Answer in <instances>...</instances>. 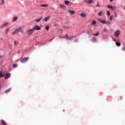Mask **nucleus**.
Returning <instances> with one entry per match:
<instances>
[{
  "mask_svg": "<svg viewBox=\"0 0 125 125\" xmlns=\"http://www.w3.org/2000/svg\"><path fill=\"white\" fill-rule=\"evenodd\" d=\"M19 32H21V34L24 33V31L22 30V27H18L12 33V35H15L16 34H17V33H19Z\"/></svg>",
  "mask_w": 125,
  "mask_h": 125,
  "instance_id": "1",
  "label": "nucleus"
},
{
  "mask_svg": "<svg viewBox=\"0 0 125 125\" xmlns=\"http://www.w3.org/2000/svg\"><path fill=\"white\" fill-rule=\"evenodd\" d=\"M98 21L99 22H100V23H102V24H106V25H110V24H111V21L102 20L101 19H98Z\"/></svg>",
  "mask_w": 125,
  "mask_h": 125,
  "instance_id": "2",
  "label": "nucleus"
},
{
  "mask_svg": "<svg viewBox=\"0 0 125 125\" xmlns=\"http://www.w3.org/2000/svg\"><path fill=\"white\" fill-rule=\"evenodd\" d=\"M34 32H35V31L33 29H29L26 31V34L28 35H32V34H33Z\"/></svg>",
  "mask_w": 125,
  "mask_h": 125,
  "instance_id": "3",
  "label": "nucleus"
},
{
  "mask_svg": "<svg viewBox=\"0 0 125 125\" xmlns=\"http://www.w3.org/2000/svg\"><path fill=\"white\" fill-rule=\"evenodd\" d=\"M28 60H29V57L23 58L21 59V63H25V62H27Z\"/></svg>",
  "mask_w": 125,
  "mask_h": 125,
  "instance_id": "4",
  "label": "nucleus"
},
{
  "mask_svg": "<svg viewBox=\"0 0 125 125\" xmlns=\"http://www.w3.org/2000/svg\"><path fill=\"white\" fill-rule=\"evenodd\" d=\"M107 7L108 8H109L110 9H111V10H112V11H114V10H115V9H117V7H114V6H112V5H108L107 6Z\"/></svg>",
  "mask_w": 125,
  "mask_h": 125,
  "instance_id": "5",
  "label": "nucleus"
},
{
  "mask_svg": "<svg viewBox=\"0 0 125 125\" xmlns=\"http://www.w3.org/2000/svg\"><path fill=\"white\" fill-rule=\"evenodd\" d=\"M121 34V31L120 30H116L114 33L115 37H119Z\"/></svg>",
  "mask_w": 125,
  "mask_h": 125,
  "instance_id": "6",
  "label": "nucleus"
},
{
  "mask_svg": "<svg viewBox=\"0 0 125 125\" xmlns=\"http://www.w3.org/2000/svg\"><path fill=\"white\" fill-rule=\"evenodd\" d=\"M33 29L34 31H35V30H41V27L39 26V25H36L34 26V28Z\"/></svg>",
  "mask_w": 125,
  "mask_h": 125,
  "instance_id": "7",
  "label": "nucleus"
},
{
  "mask_svg": "<svg viewBox=\"0 0 125 125\" xmlns=\"http://www.w3.org/2000/svg\"><path fill=\"white\" fill-rule=\"evenodd\" d=\"M3 77H4V71H0V78H2Z\"/></svg>",
  "mask_w": 125,
  "mask_h": 125,
  "instance_id": "8",
  "label": "nucleus"
},
{
  "mask_svg": "<svg viewBox=\"0 0 125 125\" xmlns=\"http://www.w3.org/2000/svg\"><path fill=\"white\" fill-rule=\"evenodd\" d=\"M60 7L61 8H62V9H65L66 8V6L63 4H60Z\"/></svg>",
  "mask_w": 125,
  "mask_h": 125,
  "instance_id": "9",
  "label": "nucleus"
},
{
  "mask_svg": "<svg viewBox=\"0 0 125 125\" xmlns=\"http://www.w3.org/2000/svg\"><path fill=\"white\" fill-rule=\"evenodd\" d=\"M85 2H87V3H89L90 4H91L93 1L92 0H85Z\"/></svg>",
  "mask_w": 125,
  "mask_h": 125,
  "instance_id": "10",
  "label": "nucleus"
},
{
  "mask_svg": "<svg viewBox=\"0 0 125 125\" xmlns=\"http://www.w3.org/2000/svg\"><path fill=\"white\" fill-rule=\"evenodd\" d=\"M64 3L65 4H66V5H71V2H70L68 0H65L64 1Z\"/></svg>",
  "mask_w": 125,
  "mask_h": 125,
  "instance_id": "11",
  "label": "nucleus"
},
{
  "mask_svg": "<svg viewBox=\"0 0 125 125\" xmlns=\"http://www.w3.org/2000/svg\"><path fill=\"white\" fill-rule=\"evenodd\" d=\"M9 25V22H5L1 26V28H3L4 27H5V26H8Z\"/></svg>",
  "mask_w": 125,
  "mask_h": 125,
  "instance_id": "12",
  "label": "nucleus"
},
{
  "mask_svg": "<svg viewBox=\"0 0 125 125\" xmlns=\"http://www.w3.org/2000/svg\"><path fill=\"white\" fill-rule=\"evenodd\" d=\"M80 16H81V17H83V18H86V15L83 13L80 14Z\"/></svg>",
  "mask_w": 125,
  "mask_h": 125,
  "instance_id": "13",
  "label": "nucleus"
},
{
  "mask_svg": "<svg viewBox=\"0 0 125 125\" xmlns=\"http://www.w3.org/2000/svg\"><path fill=\"white\" fill-rule=\"evenodd\" d=\"M49 18H50L49 16L46 17L43 19V21H48V20H49Z\"/></svg>",
  "mask_w": 125,
  "mask_h": 125,
  "instance_id": "14",
  "label": "nucleus"
},
{
  "mask_svg": "<svg viewBox=\"0 0 125 125\" xmlns=\"http://www.w3.org/2000/svg\"><path fill=\"white\" fill-rule=\"evenodd\" d=\"M42 17H41L40 18H39L38 19H36L35 21L36 22H40V21H41V20H42Z\"/></svg>",
  "mask_w": 125,
  "mask_h": 125,
  "instance_id": "15",
  "label": "nucleus"
},
{
  "mask_svg": "<svg viewBox=\"0 0 125 125\" xmlns=\"http://www.w3.org/2000/svg\"><path fill=\"white\" fill-rule=\"evenodd\" d=\"M91 24H92V26H96V21H95L93 20L92 21V23Z\"/></svg>",
  "mask_w": 125,
  "mask_h": 125,
  "instance_id": "16",
  "label": "nucleus"
},
{
  "mask_svg": "<svg viewBox=\"0 0 125 125\" xmlns=\"http://www.w3.org/2000/svg\"><path fill=\"white\" fill-rule=\"evenodd\" d=\"M10 74L9 73H7L5 74V79H8V78H10Z\"/></svg>",
  "mask_w": 125,
  "mask_h": 125,
  "instance_id": "17",
  "label": "nucleus"
},
{
  "mask_svg": "<svg viewBox=\"0 0 125 125\" xmlns=\"http://www.w3.org/2000/svg\"><path fill=\"white\" fill-rule=\"evenodd\" d=\"M41 6H42V7H47V6H48V5L45 4H41Z\"/></svg>",
  "mask_w": 125,
  "mask_h": 125,
  "instance_id": "18",
  "label": "nucleus"
},
{
  "mask_svg": "<svg viewBox=\"0 0 125 125\" xmlns=\"http://www.w3.org/2000/svg\"><path fill=\"white\" fill-rule=\"evenodd\" d=\"M10 90H11V88H9V89L6 90L5 91V93H8V92H9V91H10Z\"/></svg>",
  "mask_w": 125,
  "mask_h": 125,
  "instance_id": "19",
  "label": "nucleus"
},
{
  "mask_svg": "<svg viewBox=\"0 0 125 125\" xmlns=\"http://www.w3.org/2000/svg\"><path fill=\"white\" fill-rule=\"evenodd\" d=\"M1 123H2V124L3 125H6V123H5V121H4V120H1Z\"/></svg>",
  "mask_w": 125,
  "mask_h": 125,
  "instance_id": "20",
  "label": "nucleus"
},
{
  "mask_svg": "<svg viewBox=\"0 0 125 125\" xmlns=\"http://www.w3.org/2000/svg\"><path fill=\"white\" fill-rule=\"evenodd\" d=\"M99 35H100L99 32H97L96 33L93 34V36H95V37H96L97 36H99Z\"/></svg>",
  "mask_w": 125,
  "mask_h": 125,
  "instance_id": "21",
  "label": "nucleus"
},
{
  "mask_svg": "<svg viewBox=\"0 0 125 125\" xmlns=\"http://www.w3.org/2000/svg\"><path fill=\"white\" fill-rule=\"evenodd\" d=\"M49 28H50L49 25H46L45 27V30H46V31H48V30H49Z\"/></svg>",
  "mask_w": 125,
  "mask_h": 125,
  "instance_id": "22",
  "label": "nucleus"
},
{
  "mask_svg": "<svg viewBox=\"0 0 125 125\" xmlns=\"http://www.w3.org/2000/svg\"><path fill=\"white\" fill-rule=\"evenodd\" d=\"M68 12L69 13H71V14H74L75 13V11H74L73 10H69Z\"/></svg>",
  "mask_w": 125,
  "mask_h": 125,
  "instance_id": "23",
  "label": "nucleus"
},
{
  "mask_svg": "<svg viewBox=\"0 0 125 125\" xmlns=\"http://www.w3.org/2000/svg\"><path fill=\"white\" fill-rule=\"evenodd\" d=\"M65 39H66V40H71V39H72V37H69V36H66L65 37Z\"/></svg>",
  "mask_w": 125,
  "mask_h": 125,
  "instance_id": "24",
  "label": "nucleus"
},
{
  "mask_svg": "<svg viewBox=\"0 0 125 125\" xmlns=\"http://www.w3.org/2000/svg\"><path fill=\"white\" fill-rule=\"evenodd\" d=\"M116 44L117 46H121V43L119 42H116Z\"/></svg>",
  "mask_w": 125,
  "mask_h": 125,
  "instance_id": "25",
  "label": "nucleus"
},
{
  "mask_svg": "<svg viewBox=\"0 0 125 125\" xmlns=\"http://www.w3.org/2000/svg\"><path fill=\"white\" fill-rule=\"evenodd\" d=\"M113 19H114V17L113 16V15H111L110 17V21H112V20H113Z\"/></svg>",
  "mask_w": 125,
  "mask_h": 125,
  "instance_id": "26",
  "label": "nucleus"
},
{
  "mask_svg": "<svg viewBox=\"0 0 125 125\" xmlns=\"http://www.w3.org/2000/svg\"><path fill=\"white\" fill-rule=\"evenodd\" d=\"M96 7H100V4L99 3V2H97Z\"/></svg>",
  "mask_w": 125,
  "mask_h": 125,
  "instance_id": "27",
  "label": "nucleus"
},
{
  "mask_svg": "<svg viewBox=\"0 0 125 125\" xmlns=\"http://www.w3.org/2000/svg\"><path fill=\"white\" fill-rule=\"evenodd\" d=\"M106 15H107L108 16H110V12H109V11H106Z\"/></svg>",
  "mask_w": 125,
  "mask_h": 125,
  "instance_id": "28",
  "label": "nucleus"
},
{
  "mask_svg": "<svg viewBox=\"0 0 125 125\" xmlns=\"http://www.w3.org/2000/svg\"><path fill=\"white\" fill-rule=\"evenodd\" d=\"M8 32H9V29L7 28V29L5 31L6 34L7 35L8 34Z\"/></svg>",
  "mask_w": 125,
  "mask_h": 125,
  "instance_id": "29",
  "label": "nucleus"
},
{
  "mask_svg": "<svg viewBox=\"0 0 125 125\" xmlns=\"http://www.w3.org/2000/svg\"><path fill=\"white\" fill-rule=\"evenodd\" d=\"M17 67V64H13V68H16Z\"/></svg>",
  "mask_w": 125,
  "mask_h": 125,
  "instance_id": "30",
  "label": "nucleus"
},
{
  "mask_svg": "<svg viewBox=\"0 0 125 125\" xmlns=\"http://www.w3.org/2000/svg\"><path fill=\"white\" fill-rule=\"evenodd\" d=\"M14 44L15 45H17V44H18V42L17 41H15Z\"/></svg>",
  "mask_w": 125,
  "mask_h": 125,
  "instance_id": "31",
  "label": "nucleus"
},
{
  "mask_svg": "<svg viewBox=\"0 0 125 125\" xmlns=\"http://www.w3.org/2000/svg\"><path fill=\"white\" fill-rule=\"evenodd\" d=\"M17 20V17H15L13 19V21H16Z\"/></svg>",
  "mask_w": 125,
  "mask_h": 125,
  "instance_id": "32",
  "label": "nucleus"
},
{
  "mask_svg": "<svg viewBox=\"0 0 125 125\" xmlns=\"http://www.w3.org/2000/svg\"><path fill=\"white\" fill-rule=\"evenodd\" d=\"M1 4H4V0H1Z\"/></svg>",
  "mask_w": 125,
  "mask_h": 125,
  "instance_id": "33",
  "label": "nucleus"
},
{
  "mask_svg": "<svg viewBox=\"0 0 125 125\" xmlns=\"http://www.w3.org/2000/svg\"><path fill=\"white\" fill-rule=\"evenodd\" d=\"M99 16H101L102 15V12H100L99 13Z\"/></svg>",
  "mask_w": 125,
  "mask_h": 125,
  "instance_id": "34",
  "label": "nucleus"
},
{
  "mask_svg": "<svg viewBox=\"0 0 125 125\" xmlns=\"http://www.w3.org/2000/svg\"><path fill=\"white\" fill-rule=\"evenodd\" d=\"M123 99V97L120 96L119 98L118 99V100H122Z\"/></svg>",
  "mask_w": 125,
  "mask_h": 125,
  "instance_id": "35",
  "label": "nucleus"
},
{
  "mask_svg": "<svg viewBox=\"0 0 125 125\" xmlns=\"http://www.w3.org/2000/svg\"><path fill=\"white\" fill-rule=\"evenodd\" d=\"M114 15H115V17L116 18H117V16H118V15H117V13H116V12L114 13Z\"/></svg>",
  "mask_w": 125,
  "mask_h": 125,
  "instance_id": "36",
  "label": "nucleus"
},
{
  "mask_svg": "<svg viewBox=\"0 0 125 125\" xmlns=\"http://www.w3.org/2000/svg\"><path fill=\"white\" fill-rule=\"evenodd\" d=\"M107 31V29H106V28H104V32L105 33Z\"/></svg>",
  "mask_w": 125,
  "mask_h": 125,
  "instance_id": "37",
  "label": "nucleus"
},
{
  "mask_svg": "<svg viewBox=\"0 0 125 125\" xmlns=\"http://www.w3.org/2000/svg\"><path fill=\"white\" fill-rule=\"evenodd\" d=\"M92 40H93V41H96V38L95 37H93V38H92Z\"/></svg>",
  "mask_w": 125,
  "mask_h": 125,
  "instance_id": "38",
  "label": "nucleus"
},
{
  "mask_svg": "<svg viewBox=\"0 0 125 125\" xmlns=\"http://www.w3.org/2000/svg\"><path fill=\"white\" fill-rule=\"evenodd\" d=\"M114 0H109V1H110V2H113V1Z\"/></svg>",
  "mask_w": 125,
  "mask_h": 125,
  "instance_id": "39",
  "label": "nucleus"
}]
</instances>
